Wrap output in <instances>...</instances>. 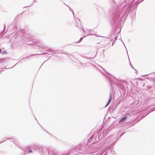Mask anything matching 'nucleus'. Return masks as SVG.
Here are the masks:
<instances>
[{
    "mask_svg": "<svg viewBox=\"0 0 155 155\" xmlns=\"http://www.w3.org/2000/svg\"><path fill=\"white\" fill-rule=\"evenodd\" d=\"M31 152H32V151L31 150H30L28 152V153H31Z\"/></svg>",
    "mask_w": 155,
    "mask_h": 155,
    "instance_id": "3",
    "label": "nucleus"
},
{
    "mask_svg": "<svg viewBox=\"0 0 155 155\" xmlns=\"http://www.w3.org/2000/svg\"><path fill=\"white\" fill-rule=\"evenodd\" d=\"M127 119V117H124L121 118V119L119 121V122H124Z\"/></svg>",
    "mask_w": 155,
    "mask_h": 155,
    "instance_id": "1",
    "label": "nucleus"
},
{
    "mask_svg": "<svg viewBox=\"0 0 155 155\" xmlns=\"http://www.w3.org/2000/svg\"><path fill=\"white\" fill-rule=\"evenodd\" d=\"M111 100H112V97H111V96L109 98V99L108 101V102L107 103V104L106 106H107L108 105V104H110V102Z\"/></svg>",
    "mask_w": 155,
    "mask_h": 155,
    "instance_id": "2",
    "label": "nucleus"
},
{
    "mask_svg": "<svg viewBox=\"0 0 155 155\" xmlns=\"http://www.w3.org/2000/svg\"><path fill=\"white\" fill-rule=\"evenodd\" d=\"M1 51V49H0V52Z\"/></svg>",
    "mask_w": 155,
    "mask_h": 155,
    "instance_id": "4",
    "label": "nucleus"
},
{
    "mask_svg": "<svg viewBox=\"0 0 155 155\" xmlns=\"http://www.w3.org/2000/svg\"><path fill=\"white\" fill-rule=\"evenodd\" d=\"M1 60H0V62H1Z\"/></svg>",
    "mask_w": 155,
    "mask_h": 155,
    "instance_id": "6",
    "label": "nucleus"
},
{
    "mask_svg": "<svg viewBox=\"0 0 155 155\" xmlns=\"http://www.w3.org/2000/svg\"><path fill=\"white\" fill-rule=\"evenodd\" d=\"M2 33H3V32H2V33H0V34L1 35Z\"/></svg>",
    "mask_w": 155,
    "mask_h": 155,
    "instance_id": "5",
    "label": "nucleus"
}]
</instances>
